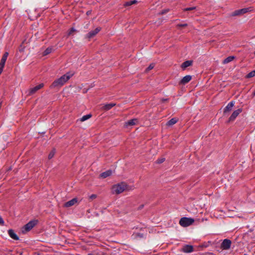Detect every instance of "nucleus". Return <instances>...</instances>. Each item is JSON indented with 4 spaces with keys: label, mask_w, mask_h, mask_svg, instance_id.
Masks as SVG:
<instances>
[{
    "label": "nucleus",
    "mask_w": 255,
    "mask_h": 255,
    "mask_svg": "<svg viewBox=\"0 0 255 255\" xmlns=\"http://www.w3.org/2000/svg\"><path fill=\"white\" fill-rule=\"evenodd\" d=\"M178 121V120L176 119V118H172L171 119V120H170L167 123V125L168 126H172L173 125H174L175 124H176Z\"/></svg>",
    "instance_id": "20"
},
{
    "label": "nucleus",
    "mask_w": 255,
    "mask_h": 255,
    "mask_svg": "<svg viewBox=\"0 0 255 255\" xmlns=\"http://www.w3.org/2000/svg\"><path fill=\"white\" fill-rule=\"evenodd\" d=\"M75 31H76V29H75V28H71L69 30V32H68V35H69H69H70L72 34V33H73L74 32H75Z\"/></svg>",
    "instance_id": "29"
},
{
    "label": "nucleus",
    "mask_w": 255,
    "mask_h": 255,
    "mask_svg": "<svg viewBox=\"0 0 255 255\" xmlns=\"http://www.w3.org/2000/svg\"><path fill=\"white\" fill-rule=\"evenodd\" d=\"M195 9H196L195 6H192V7L185 8L183 9V11H189V10H194Z\"/></svg>",
    "instance_id": "27"
},
{
    "label": "nucleus",
    "mask_w": 255,
    "mask_h": 255,
    "mask_svg": "<svg viewBox=\"0 0 255 255\" xmlns=\"http://www.w3.org/2000/svg\"><path fill=\"white\" fill-rule=\"evenodd\" d=\"M154 64H150L146 69V71H148L151 69H152L154 67Z\"/></svg>",
    "instance_id": "30"
},
{
    "label": "nucleus",
    "mask_w": 255,
    "mask_h": 255,
    "mask_svg": "<svg viewBox=\"0 0 255 255\" xmlns=\"http://www.w3.org/2000/svg\"><path fill=\"white\" fill-rule=\"evenodd\" d=\"M126 190H128V185L124 182L113 185L112 188V193L116 194H119Z\"/></svg>",
    "instance_id": "2"
},
{
    "label": "nucleus",
    "mask_w": 255,
    "mask_h": 255,
    "mask_svg": "<svg viewBox=\"0 0 255 255\" xmlns=\"http://www.w3.org/2000/svg\"><path fill=\"white\" fill-rule=\"evenodd\" d=\"M101 28L100 27H97L95 30L90 31L87 34V37L91 38L94 37L100 30Z\"/></svg>",
    "instance_id": "9"
},
{
    "label": "nucleus",
    "mask_w": 255,
    "mask_h": 255,
    "mask_svg": "<svg viewBox=\"0 0 255 255\" xmlns=\"http://www.w3.org/2000/svg\"><path fill=\"white\" fill-rule=\"evenodd\" d=\"M88 255H92L91 254H88Z\"/></svg>",
    "instance_id": "39"
},
{
    "label": "nucleus",
    "mask_w": 255,
    "mask_h": 255,
    "mask_svg": "<svg viewBox=\"0 0 255 255\" xmlns=\"http://www.w3.org/2000/svg\"><path fill=\"white\" fill-rule=\"evenodd\" d=\"M116 105L114 103H110L105 105H101V109L102 111H107L111 109L113 107H114Z\"/></svg>",
    "instance_id": "10"
},
{
    "label": "nucleus",
    "mask_w": 255,
    "mask_h": 255,
    "mask_svg": "<svg viewBox=\"0 0 255 255\" xmlns=\"http://www.w3.org/2000/svg\"><path fill=\"white\" fill-rule=\"evenodd\" d=\"M137 2V1H136L135 0H131V1H127L126 2L124 5L125 6H129V5H131L133 4H134V3H136Z\"/></svg>",
    "instance_id": "23"
},
{
    "label": "nucleus",
    "mask_w": 255,
    "mask_h": 255,
    "mask_svg": "<svg viewBox=\"0 0 255 255\" xmlns=\"http://www.w3.org/2000/svg\"><path fill=\"white\" fill-rule=\"evenodd\" d=\"M37 221L36 220H33L29 221L23 227L24 230L26 232L29 231L31 230L37 224Z\"/></svg>",
    "instance_id": "5"
},
{
    "label": "nucleus",
    "mask_w": 255,
    "mask_h": 255,
    "mask_svg": "<svg viewBox=\"0 0 255 255\" xmlns=\"http://www.w3.org/2000/svg\"><path fill=\"white\" fill-rule=\"evenodd\" d=\"M242 112V109H238L237 110L235 111L230 117L229 119L228 122H232L234 121L236 118L238 117V116Z\"/></svg>",
    "instance_id": "8"
},
{
    "label": "nucleus",
    "mask_w": 255,
    "mask_h": 255,
    "mask_svg": "<svg viewBox=\"0 0 255 255\" xmlns=\"http://www.w3.org/2000/svg\"><path fill=\"white\" fill-rule=\"evenodd\" d=\"M253 8L252 7H247V8H244L242 9H238V10H236L234 11V12H233L231 13V16H235L241 15H243V14L246 13L248 12L252 11H253Z\"/></svg>",
    "instance_id": "4"
},
{
    "label": "nucleus",
    "mask_w": 255,
    "mask_h": 255,
    "mask_svg": "<svg viewBox=\"0 0 255 255\" xmlns=\"http://www.w3.org/2000/svg\"><path fill=\"white\" fill-rule=\"evenodd\" d=\"M3 68H0V75L1 74V73L3 71Z\"/></svg>",
    "instance_id": "35"
},
{
    "label": "nucleus",
    "mask_w": 255,
    "mask_h": 255,
    "mask_svg": "<svg viewBox=\"0 0 255 255\" xmlns=\"http://www.w3.org/2000/svg\"><path fill=\"white\" fill-rule=\"evenodd\" d=\"M138 122V120L137 119H133L130 120L125 124V126L126 127H128L129 126H132L135 125Z\"/></svg>",
    "instance_id": "12"
},
{
    "label": "nucleus",
    "mask_w": 255,
    "mask_h": 255,
    "mask_svg": "<svg viewBox=\"0 0 255 255\" xmlns=\"http://www.w3.org/2000/svg\"><path fill=\"white\" fill-rule=\"evenodd\" d=\"M52 48L51 47H48L44 52H43V55H46L50 53L52 51Z\"/></svg>",
    "instance_id": "24"
},
{
    "label": "nucleus",
    "mask_w": 255,
    "mask_h": 255,
    "mask_svg": "<svg viewBox=\"0 0 255 255\" xmlns=\"http://www.w3.org/2000/svg\"><path fill=\"white\" fill-rule=\"evenodd\" d=\"M255 76V70L252 71L251 72H250L248 75L246 76V77L248 78H250L252 77H253Z\"/></svg>",
    "instance_id": "25"
},
{
    "label": "nucleus",
    "mask_w": 255,
    "mask_h": 255,
    "mask_svg": "<svg viewBox=\"0 0 255 255\" xmlns=\"http://www.w3.org/2000/svg\"><path fill=\"white\" fill-rule=\"evenodd\" d=\"M8 53L7 52H5L3 54L0 61L5 62L6 60L7 59V58L8 57Z\"/></svg>",
    "instance_id": "22"
},
{
    "label": "nucleus",
    "mask_w": 255,
    "mask_h": 255,
    "mask_svg": "<svg viewBox=\"0 0 255 255\" xmlns=\"http://www.w3.org/2000/svg\"><path fill=\"white\" fill-rule=\"evenodd\" d=\"M192 64V61L190 60H187L184 62L181 65V68L185 69L186 68L191 66Z\"/></svg>",
    "instance_id": "18"
},
{
    "label": "nucleus",
    "mask_w": 255,
    "mask_h": 255,
    "mask_svg": "<svg viewBox=\"0 0 255 255\" xmlns=\"http://www.w3.org/2000/svg\"><path fill=\"white\" fill-rule=\"evenodd\" d=\"M192 79V77L190 75H186L184 76L180 81L181 84L185 85L188 83Z\"/></svg>",
    "instance_id": "14"
},
{
    "label": "nucleus",
    "mask_w": 255,
    "mask_h": 255,
    "mask_svg": "<svg viewBox=\"0 0 255 255\" xmlns=\"http://www.w3.org/2000/svg\"><path fill=\"white\" fill-rule=\"evenodd\" d=\"M254 54H255V51L254 52Z\"/></svg>",
    "instance_id": "40"
},
{
    "label": "nucleus",
    "mask_w": 255,
    "mask_h": 255,
    "mask_svg": "<svg viewBox=\"0 0 255 255\" xmlns=\"http://www.w3.org/2000/svg\"><path fill=\"white\" fill-rule=\"evenodd\" d=\"M91 13V11H88L87 12V14L88 15V14H90Z\"/></svg>",
    "instance_id": "36"
},
{
    "label": "nucleus",
    "mask_w": 255,
    "mask_h": 255,
    "mask_svg": "<svg viewBox=\"0 0 255 255\" xmlns=\"http://www.w3.org/2000/svg\"><path fill=\"white\" fill-rule=\"evenodd\" d=\"M254 95H255V92H254Z\"/></svg>",
    "instance_id": "38"
},
{
    "label": "nucleus",
    "mask_w": 255,
    "mask_h": 255,
    "mask_svg": "<svg viewBox=\"0 0 255 255\" xmlns=\"http://www.w3.org/2000/svg\"><path fill=\"white\" fill-rule=\"evenodd\" d=\"M9 237L14 240H18L19 237L17 236V235L14 233V231L12 229H9L7 231Z\"/></svg>",
    "instance_id": "13"
},
{
    "label": "nucleus",
    "mask_w": 255,
    "mask_h": 255,
    "mask_svg": "<svg viewBox=\"0 0 255 255\" xmlns=\"http://www.w3.org/2000/svg\"><path fill=\"white\" fill-rule=\"evenodd\" d=\"M4 221L2 219V218L0 216V225L1 226L4 225Z\"/></svg>",
    "instance_id": "32"
},
{
    "label": "nucleus",
    "mask_w": 255,
    "mask_h": 255,
    "mask_svg": "<svg viewBox=\"0 0 255 255\" xmlns=\"http://www.w3.org/2000/svg\"><path fill=\"white\" fill-rule=\"evenodd\" d=\"M97 197V195L96 194H92L90 196V198L92 200H93L95 198H96Z\"/></svg>",
    "instance_id": "33"
},
{
    "label": "nucleus",
    "mask_w": 255,
    "mask_h": 255,
    "mask_svg": "<svg viewBox=\"0 0 255 255\" xmlns=\"http://www.w3.org/2000/svg\"><path fill=\"white\" fill-rule=\"evenodd\" d=\"M165 158H161L158 159L156 161V163H158V164H160V163H162V162H163L165 161Z\"/></svg>",
    "instance_id": "28"
},
{
    "label": "nucleus",
    "mask_w": 255,
    "mask_h": 255,
    "mask_svg": "<svg viewBox=\"0 0 255 255\" xmlns=\"http://www.w3.org/2000/svg\"><path fill=\"white\" fill-rule=\"evenodd\" d=\"M235 58V57L234 56H229L224 59V60L223 62V64H227V63L232 61Z\"/></svg>",
    "instance_id": "19"
},
{
    "label": "nucleus",
    "mask_w": 255,
    "mask_h": 255,
    "mask_svg": "<svg viewBox=\"0 0 255 255\" xmlns=\"http://www.w3.org/2000/svg\"><path fill=\"white\" fill-rule=\"evenodd\" d=\"M55 150L53 149L52 150L49 154L48 155V158L49 159H51L54 155L55 154Z\"/></svg>",
    "instance_id": "26"
},
{
    "label": "nucleus",
    "mask_w": 255,
    "mask_h": 255,
    "mask_svg": "<svg viewBox=\"0 0 255 255\" xmlns=\"http://www.w3.org/2000/svg\"><path fill=\"white\" fill-rule=\"evenodd\" d=\"M5 62L0 61V68H2L3 69Z\"/></svg>",
    "instance_id": "31"
},
{
    "label": "nucleus",
    "mask_w": 255,
    "mask_h": 255,
    "mask_svg": "<svg viewBox=\"0 0 255 255\" xmlns=\"http://www.w3.org/2000/svg\"><path fill=\"white\" fill-rule=\"evenodd\" d=\"M234 104H235V103L233 101H231V102H230L227 105V106L224 108V114H226L227 113H229V112H230L232 110L233 106H234Z\"/></svg>",
    "instance_id": "11"
},
{
    "label": "nucleus",
    "mask_w": 255,
    "mask_h": 255,
    "mask_svg": "<svg viewBox=\"0 0 255 255\" xmlns=\"http://www.w3.org/2000/svg\"><path fill=\"white\" fill-rule=\"evenodd\" d=\"M77 202V200L76 198H73L72 200L66 202L65 203V207H69L73 205H74Z\"/></svg>",
    "instance_id": "16"
},
{
    "label": "nucleus",
    "mask_w": 255,
    "mask_h": 255,
    "mask_svg": "<svg viewBox=\"0 0 255 255\" xmlns=\"http://www.w3.org/2000/svg\"><path fill=\"white\" fill-rule=\"evenodd\" d=\"M73 75V73H67L60 78L55 80L51 84V88L60 87L62 86Z\"/></svg>",
    "instance_id": "1"
},
{
    "label": "nucleus",
    "mask_w": 255,
    "mask_h": 255,
    "mask_svg": "<svg viewBox=\"0 0 255 255\" xmlns=\"http://www.w3.org/2000/svg\"><path fill=\"white\" fill-rule=\"evenodd\" d=\"M91 116H92L90 114L85 115L81 118L80 121L81 122L85 121L87 120L88 119H90L91 117Z\"/></svg>",
    "instance_id": "21"
},
{
    "label": "nucleus",
    "mask_w": 255,
    "mask_h": 255,
    "mask_svg": "<svg viewBox=\"0 0 255 255\" xmlns=\"http://www.w3.org/2000/svg\"><path fill=\"white\" fill-rule=\"evenodd\" d=\"M182 250L183 252L189 253L193 251V248L191 245H186L183 247Z\"/></svg>",
    "instance_id": "15"
},
{
    "label": "nucleus",
    "mask_w": 255,
    "mask_h": 255,
    "mask_svg": "<svg viewBox=\"0 0 255 255\" xmlns=\"http://www.w3.org/2000/svg\"><path fill=\"white\" fill-rule=\"evenodd\" d=\"M143 207V205H141V206H140V209H141Z\"/></svg>",
    "instance_id": "37"
},
{
    "label": "nucleus",
    "mask_w": 255,
    "mask_h": 255,
    "mask_svg": "<svg viewBox=\"0 0 255 255\" xmlns=\"http://www.w3.org/2000/svg\"><path fill=\"white\" fill-rule=\"evenodd\" d=\"M232 242L229 239H225L221 245V248L223 250H228L230 248Z\"/></svg>",
    "instance_id": "6"
},
{
    "label": "nucleus",
    "mask_w": 255,
    "mask_h": 255,
    "mask_svg": "<svg viewBox=\"0 0 255 255\" xmlns=\"http://www.w3.org/2000/svg\"><path fill=\"white\" fill-rule=\"evenodd\" d=\"M112 171L111 170H107L105 172L102 173L100 176L103 178H107L112 175Z\"/></svg>",
    "instance_id": "17"
},
{
    "label": "nucleus",
    "mask_w": 255,
    "mask_h": 255,
    "mask_svg": "<svg viewBox=\"0 0 255 255\" xmlns=\"http://www.w3.org/2000/svg\"><path fill=\"white\" fill-rule=\"evenodd\" d=\"M43 84L41 83L39 84L38 85L36 86L35 87L29 89L28 93L27 94L28 96H30L34 93H35L38 90L40 89L43 87Z\"/></svg>",
    "instance_id": "7"
},
{
    "label": "nucleus",
    "mask_w": 255,
    "mask_h": 255,
    "mask_svg": "<svg viewBox=\"0 0 255 255\" xmlns=\"http://www.w3.org/2000/svg\"><path fill=\"white\" fill-rule=\"evenodd\" d=\"M187 25V24L184 23V24H178V26L179 27H185Z\"/></svg>",
    "instance_id": "34"
},
{
    "label": "nucleus",
    "mask_w": 255,
    "mask_h": 255,
    "mask_svg": "<svg viewBox=\"0 0 255 255\" xmlns=\"http://www.w3.org/2000/svg\"><path fill=\"white\" fill-rule=\"evenodd\" d=\"M194 222V220L191 218L183 217L179 221V224L183 227H186L192 225Z\"/></svg>",
    "instance_id": "3"
}]
</instances>
